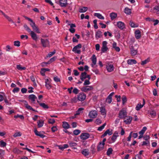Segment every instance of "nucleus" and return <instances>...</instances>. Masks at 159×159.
Wrapping results in <instances>:
<instances>
[{
    "instance_id": "f257e3e1",
    "label": "nucleus",
    "mask_w": 159,
    "mask_h": 159,
    "mask_svg": "<svg viewBox=\"0 0 159 159\" xmlns=\"http://www.w3.org/2000/svg\"><path fill=\"white\" fill-rule=\"evenodd\" d=\"M127 116V112L124 108H123L119 111V117L120 119H124Z\"/></svg>"
},
{
    "instance_id": "f03ea898",
    "label": "nucleus",
    "mask_w": 159,
    "mask_h": 159,
    "mask_svg": "<svg viewBox=\"0 0 159 159\" xmlns=\"http://www.w3.org/2000/svg\"><path fill=\"white\" fill-rule=\"evenodd\" d=\"M82 47V45L81 44H79L75 46L72 49V51L75 53L80 54L81 51L80 49Z\"/></svg>"
},
{
    "instance_id": "7ed1b4c3",
    "label": "nucleus",
    "mask_w": 159,
    "mask_h": 159,
    "mask_svg": "<svg viewBox=\"0 0 159 159\" xmlns=\"http://www.w3.org/2000/svg\"><path fill=\"white\" fill-rule=\"evenodd\" d=\"M41 42L43 47L44 48L48 47L49 46V42L48 39H41Z\"/></svg>"
},
{
    "instance_id": "20e7f679",
    "label": "nucleus",
    "mask_w": 159,
    "mask_h": 159,
    "mask_svg": "<svg viewBox=\"0 0 159 159\" xmlns=\"http://www.w3.org/2000/svg\"><path fill=\"white\" fill-rule=\"evenodd\" d=\"M106 68L109 72H111L114 70V66L110 62H106Z\"/></svg>"
},
{
    "instance_id": "39448f33",
    "label": "nucleus",
    "mask_w": 159,
    "mask_h": 159,
    "mask_svg": "<svg viewBox=\"0 0 159 159\" xmlns=\"http://www.w3.org/2000/svg\"><path fill=\"white\" fill-rule=\"evenodd\" d=\"M77 96L79 101H83L85 100L86 98V94L82 92L79 93Z\"/></svg>"
},
{
    "instance_id": "423d86ee",
    "label": "nucleus",
    "mask_w": 159,
    "mask_h": 159,
    "mask_svg": "<svg viewBox=\"0 0 159 159\" xmlns=\"http://www.w3.org/2000/svg\"><path fill=\"white\" fill-rule=\"evenodd\" d=\"M130 50V53L132 56H135L138 52V47L136 48H134L133 46H131L129 47Z\"/></svg>"
},
{
    "instance_id": "0eeeda50",
    "label": "nucleus",
    "mask_w": 159,
    "mask_h": 159,
    "mask_svg": "<svg viewBox=\"0 0 159 159\" xmlns=\"http://www.w3.org/2000/svg\"><path fill=\"white\" fill-rule=\"evenodd\" d=\"M93 89L92 86H88L83 87L81 88V90L85 92H87L89 91H91Z\"/></svg>"
},
{
    "instance_id": "6e6552de",
    "label": "nucleus",
    "mask_w": 159,
    "mask_h": 159,
    "mask_svg": "<svg viewBox=\"0 0 159 159\" xmlns=\"http://www.w3.org/2000/svg\"><path fill=\"white\" fill-rule=\"evenodd\" d=\"M117 27L121 30H123L125 28V23L120 21H118L117 23Z\"/></svg>"
},
{
    "instance_id": "1a4fd4ad",
    "label": "nucleus",
    "mask_w": 159,
    "mask_h": 159,
    "mask_svg": "<svg viewBox=\"0 0 159 159\" xmlns=\"http://www.w3.org/2000/svg\"><path fill=\"white\" fill-rule=\"evenodd\" d=\"M97 115V113L96 111L95 110H92L90 111L89 114V116L91 118H95Z\"/></svg>"
},
{
    "instance_id": "9d476101",
    "label": "nucleus",
    "mask_w": 159,
    "mask_h": 159,
    "mask_svg": "<svg viewBox=\"0 0 159 159\" xmlns=\"http://www.w3.org/2000/svg\"><path fill=\"white\" fill-rule=\"evenodd\" d=\"M107 42L106 41H104L102 43V47L101 48V51L103 52H106L108 50V48L107 47Z\"/></svg>"
},
{
    "instance_id": "9b49d317",
    "label": "nucleus",
    "mask_w": 159,
    "mask_h": 159,
    "mask_svg": "<svg viewBox=\"0 0 159 159\" xmlns=\"http://www.w3.org/2000/svg\"><path fill=\"white\" fill-rule=\"evenodd\" d=\"M89 136L90 135L88 133H82L80 135V138L83 140H85L88 139Z\"/></svg>"
},
{
    "instance_id": "f8f14e48",
    "label": "nucleus",
    "mask_w": 159,
    "mask_h": 159,
    "mask_svg": "<svg viewBox=\"0 0 159 159\" xmlns=\"http://www.w3.org/2000/svg\"><path fill=\"white\" fill-rule=\"evenodd\" d=\"M145 104V102L144 99L143 100V103L142 105L141 103H138L136 106L135 109L137 111H139L141 108Z\"/></svg>"
},
{
    "instance_id": "ddd939ff",
    "label": "nucleus",
    "mask_w": 159,
    "mask_h": 159,
    "mask_svg": "<svg viewBox=\"0 0 159 159\" xmlns=\"http://www.w3.org/2000/svg\"><path fill=\"white\" fill-rule=\"evenodd\" d=\"M24 102V104L25 107L28 109L32 110L34 111H36L32 107L29 105L27 102L26 101H23Z\"/></svg>"
},
{
    "instance_id": "4468645a",
    "label": "nucleus",
    "mask_w": 159,
    "mask_h": 159,
    "mask_svg": "<svg viewBox=\"0 0 159 159\" xmlns=\"http://www.w3.org/2000/svg\"><path fill=\"white\" fill-rule=\"evenodd\" d=\"M31 102L33 103H35V100L37 98V97L34 94L30 95L28 97Z\"/></svg>"
},
{
    "instance_id": "2eb2a0df",
    "label": "nucleus",
    "mask_w": 159,
    "mask_h": 159,
    "mask_svg": "<svg viewBox=\"0 0 159 159\" xmlns=\"http://www.w3.org/2000/svg\"><path fill=\"white\" fill-rule=\"evenodd\" d=\"M126 119L124 120V122L126 124H130L132 120V117L131 116H126Z\"/></svg>"
},
{
    "instance_id": "dca6fc26",
    "label": "nucleus",
    "mask_w": 159,
    "mask_h": 159,
    "mask_svg": "<svg viewBox=\"0 0 159 159\" xmlns=\"http://www.w3.org/2000/svg\"><path fill=\"white\" fill-rule=\"evenodd\" d=\"M59 4L61 7H66L67 5V0H60Z\"/></svg>"
},
{
    "instance_id": "f3484780",
    "label": "nucleus",
    "mask_w": 159,
    "mask_h": 159,
    "mask_svg": "<svg viewBox=\"0 0 159 159\" xmlns=\"http://www.w3.org/2000/svg\"><path fill=\"white\" fill-rule=\"evenodd\" d=\"M32 39L34 41H36L38 39V37L37 34L34 32L32 31L30 33Z\"/></svg>"
},
{
    "instance_id": "a211bd4d",
    "label": "nucleus",
    "mask_w": 159,
    "mask_h": 159,
    "mask_svg": "<svg viewBox=\"0 0 159 159\" xmlns=\"http://www.w3.org/2000/svg\"><path fill=\"white\" fill-rule=\"evenodd\" d=\"M81 153L85 157L88 156L89 154V150L88 149H85L82 150Z\"/></svg>"
},
{
    "instance_id": "6ab92c4d",
    "label": "nucleus",
    "mask_w": 159,
    "mask_h": 159,
    "mask_svg": "<svg viewBox=\"0 0 159 159\" xmlns=\"http://www.w3.org/2000/svg\"><path fill=\"white\" fill-rule=\"evenodd\" d=\"M102 33L99 30H98L96 33L95 38L96 39H98L101 38L102 36Z\"/></svg>"
},
{
    "instance_id": "aec40b11",
    "label": "nucleus",
    "mask_w": 159,
    "mask_h": 159,
    "mask_svg": "<svg viewBox=\"0 0 159 159\" xmlns=\"http://www.w3.org/2000/svg\"><path fill=\"white\" fill-rule=\"evenodd\" d=\"M34 132L36 135L39 136L41 138H43L45 136L44 135L42 134L41 132H38L36 129L34 130Z\"/></svg>"
},
{
    "instance_id": "412c9836",
    "label": "nucleus",
    "mask_w": 159,
    "mask_h": 159,
    "mask_svg": "<svg viewBox=\"0 0 159 159\" xmlns=\"http://www.w3.org/2000/svg\"><path fill=\"white\" fill-rule=\"evenodd\" d=\"M104 145L102 143V142L99 143L97 147V150L98 151L102 150L104 148Z\"/></svg>"
},
{
    "instance_id": "4be33fe9",
    "label": "nucleus",
    "mask_w": 159,
    "mask_h": 159,
    "mask_svg": "<svg viewBox=\"0 0 159 159\" xmlns=\"http://www.w3.org/2000/svg\"><path fill=\"white\" fill-rule=\"evenodd\" d=\"M118 136V133L116 131L115 132L111 138V139L113 142L115 141Z\"/></svg>"
},
{
    "instance_id": "5701e85b",
    "label": "nucleus",
    "mask_w": 159,
    "mask_h": 159,
    "mask_svg": "<svg viewBox=\"0 0 159 159\" xmlns=\"http://www.w3.org/2000/svg\"><path fill=\"white\" fill-rule=\"evenodd\" d=\"M23 17L25 19L28 20L29 21H30L31 22V23L30 24V25L32 27H33V26L36 25L35 23L33 21V20L25 16H23Z\"/></svg>"
},
{
    "instance_id": "b1692460",
    "label": "nucleus",
    "mask_w": 159,
    "mask_h": 159,
    "mask_svg": "<svg viewBox=\"0 0 159 159\" xmlns=\"http://www.w3.org/2000/svg\"><path fill=\"white\" fill-rule=\"evenodd\" d=\"M135 35L136 38L139 39L141 37V32L139 30H136L135 32Z\"/></svg>"
},
{
    "instance_id": "393cba45",
    "label": "nucleus",
    "mask_w": 159,
    "mask_h": 159,
    "mask_svg": "<svg viewBox=\"0 0 159 159\" xmlns=\"http://www.w3.org/2000/svg\"><path fill=\"white\" fill-rule=\"evenodd\" d=\"M100 110L101 114L102 115H105V116L106 114L105 108L104 107H100Z\"/></svg>"
},
{
    "instance_id": "a878e982",
    "label": "nucleus",
    "mask_w": 159,
    "mask_h": 159,
    "mask_svg": "<svg viewBox=\"0 0 159 159\" xmlns=\"http://www.w3.org/2000/svg\"><path fill=\"white\" fill-rule=\"evenodd\" d=\"M86 75L87 73L85 72L82 73L80 76V80L82 81H83L86 78Z\"/></svg>"
},
{
    "instance_id": "bb28decb",
    "label": "nucleus",
    "mask_w": 159,
    "mask_h": 159,
    "mask_svg": "<svg viewBox=\"0 0 159 159\" xmlns=\"http://www.w3.org/2000/svg\"><path fill=\"white\" fill-rule=\"evenodd\" d=\"M84 110V109L82 107H80L79 108L78 110L76 111V113L75 114V115H78L81 113H82L83 111Z\"/></svg>"
},
{
    "instance_id": "cd10ccee",
    "label": "nucleus",
    "mask_w": 159,
    "mask_h": 159,
    "mask_svg": "<svg viewBox=\"0 0 159 159\" xmlns=\"http://www.w3.org/2000/svg\"><path fill=\"white\" fill-rule=\"evenodd\" d=\"M62 126L63 128L66 129H68L70 127L69 125L66 122H62Z\"/></svg>"
},
{
    "instance_id": "c85d7f7f",
    "label": "nucleus",
    "mask_w": 159,
    "mask_h": 159,
    "mask_svg": "<svg viewBox=\"0 0 159 159\" xmlns=\"http://www.w3.org/2000/svg\"><path fill=\"white\" fill-rule=\"evenodd\" d=\"M127 63L129 65H132L136 64L137 62L135 60L129 59L127 61Z\"/></svg>"
},
{
    "instance_id": "c756f323",
    "label": "nucleus",
    "mask_w": 159,
    "mask_h": 159,
    "mask_svg": "<svg viewBox=\"0 0 159 159\" xmlns=\"http://www.w3.org/2000/svg\"><path fill=\"white\" fill-rule=\"evenodd\" d=\"M88 9L87 7H83L82 8L79 9V12L80 13L85 12Z\"/></svg>"
},
{
    "instance_id": "7c9ffc66",
    "label": "nucleus",
    "mask_w": 159,
    "mask_h": 159,
    "mask_svg": "<svg viewBox=\"0 0 159 159\" xmlns=\"http://www.w3.org/2000/svg\"><path fill=\"white\" fill-rule=\"evenodd\" d=\"M94 16H95L97 17L99 19L101 20H104V17L102 16V15L100 13H95Z\"/></svg>"
},
{
    "instance_id": "2f4dec72",
    "label": "nucleus",
    "mask_w": 159,
    "mask_h": 159,
    "mask_svg": "<svg viewBox=\"0 0 159 159\" xmlns=\"http://www.w3.org/2000/svg\"><path fill=\"white\" fill-rule=\"evenodd\" d=\"M110 16L111 17V19L113 20L116 18L117 16V14L115 13L112 12L110 14Z\"/></svg>"
},
{
    "instance_id": "473e14b6",
    "label": "nucleus",
    "mask_w": 159,
    "mask_h": 159,
    "mask_svg": "<svg viewBox=\"0 0 159 159\" xmlns=\"http://www.w3.org/2000/svg\"><path fill=\"white\" fill-rule=\"evenodd\" d=\"M44 123V122L43 120H39L37 122V124L38 127L40 128L42 127Z\"/></svg>"
},
{
    "instance_id": "72a5a7b5",
    "label": "nucleus",
    "mask_w": 159,
    "mask_h": 159,
    "mask_svg": "<svg viewBox=\"0 0 159 159\" xmlns=\"http://www.w3.org/2000/svg\"><path fill=\"white\" fill-rule=\"evenodd\" d=\"M149 113L151 117L155 116L156 115V112L154 110H152L149 112Z\"/></svg>"
},
{
    "instance_id": "f704fd0d",
    "label": "nucleus",
    "mask_w": 159,
    "mask_h": 159,
    "mask_svg": "<svg viewBox=\"0 0 159 159\" xmlns=\"http://www.w3.org/2000/svg\"><path fill=\"white\" fill-rule=\"evenodd\" d=\"M16 68L19 70H25L26 68L25 67H22L20 65H16Z\"/></svg>"
},
{
    "instance_id": "c9c22d12",
    "label": "nucleus",
    "mask_w": 159,
    "mask_h": 159,
    "mask_svg": "<svg viewBox=\"0 0 159 159\" xmlns=\"http://www.w3.org/2000/svg\"><path fill=\"white\" fill-rule=\"evenodd\" d=\"M147 128L146 127H143V129L139 132V133L140 135H143L145 132Z\"/></svg>"
},
{
    "instance_id": "e433bc0d",
    "label": "nucleus",
    "mask_w": 159,
    "mask_h": 159,
    "mask_svg": "<svg viewBox=\"0 0 159 159\" xmlns=\"http://www.w3.org/2000/svg\"><path fill=\"white\" fill-rule=\"evenodd\" d=\"M40 106L42 107L44 109H48L49 108V107L48 105L44 103H40Z\"/></svg>"
},
{
    "instance_id": "4c0bfd02",
    "label": "nucleus",
    "mask_w": 159,
    "mask_h": 159,
    "mask_svg": "<svg viewBox=\"0 0 159 159\" xmlns=\"http://www.w3.org/2000/svg\"><path fill=\"white\" fill-rule=\"evenodd\" d=\"M24 27L25 30L29 33H30L32 31L30 28L26 24L24 25Z\"/></svg>"
},
{
    "instance_id": "58836bf2",
    "label": "nucleus",
    "mask_w": 159,
    "mask_h": 159,
    "mask_svg": "<svg viewBox=\"0 0 159 159\" xmlns=\"http://www.w3.org/2000/svg\"><path fill=\"white\" fill-rule=\"evenodd\" d=\"M33 30H34L36 33H40V32L39 31V29L36 26V25H35L34 26H33V27H32Z\"/></svg>"
},
{
    "instance_id": "ea45409f",
    "label": "nucleus",
    "mask_w": 159,
    "mask_h": 159,
    "mask_svg": "<svg viewBox=\"0 0 159 159\" xmlns=\"http://www.w3.org/2000/svg\"><path fill=\"white\" fill-rule=\"evenodd\" d=\"M124 12L127 14H130L131 13V10L128 7H126L124 10Z\"/></svg>"
},
{
    "instance_id": "a19ab883",
    "label": "nucleus",
    "mask_w": 159,
    "mask_h": 159,
    "mask_svg": "<svg viewBox=\"0 0 159 159\" xmlns=\"http://www.w3.org/2000/svg\"><path fill=\"white\" fill-rule=\"evenodd\" d=\"M92 61L93 64L94 65H95L96 63L97 60L95 55H93L92 56Z\"/></svg>"
},
{
    "instance_id": "79ce46f5",
    "label": "nucleus",
    "mask_w": 159,
    "mask_h": 159,
    "mask_svg": "<svg viewBox=\"0 0 159 159\" xmlns=\"http://www.w3.org/2000/svg\"><path fill=\"white\" fill-rule=\"evenodd\" d=\"M153 9L156 13L159 14V6H155Z\"/></svg>"
},
{
    "instance_id": "37998d69",
    "label": "nucleus",
    "mask_w": 159,
    "mask_h": 159,
    "mask_svg": "<svg viewBox=\"0 0 159 159\" xmlns=\"http://www.w3.org/2000/svg\"><path fill=\"white\" fill-rule=\"evenodd\" d=\"M150 61V59L149 58H147V59L145 60L144 61H142L141 64L142 65H144L145 64H146L148 62Z\"/></svg>"
},
{
    "instance_id": "c03bdc74",
    "label": "nucleus",
    "mask_w": 159,
    "mask_h": 159,
    "mask_svg": "<svg viewBox=\"0 0 159 159\" xmlns=\"http://www.w3.org/2000/svg\"><path fill=\"white\" fill-rule=\"evenodd\" d=\"M129 25L131 27L133 28L136 27L138 26L137 25L135 24L134 22L131 21H130Z\"/></svg>"
},
{
    "instance_id": "a18cd8bd",
    "label": "nucleus",
    "mask_w": 159,
    "mask_h": 159,
    "mask_svg": "<svg viewBox=\"0 0 159 159\" xmlns=\"http://www.w3.org/2000/svg\"><path fill=\"white\" fill-rule=\"evenodd\" d=\"M5 154V151L2 149H0V158L1 159L3 158Z\"/></svg>"
},
{
    "instance_id": "49530a36",
    "label": "nucleus",
    "mask_w": 159,
    "mask_h": 159,
    "mask_svg": "<svg viewBox=\"0 0 159 159\" xmlns=\"http://www.w3.org/2000/svg\"><path fill=\"white\" fill-rule=\"evenodd\" d=\"M79 100L77 97H75L71 99V102H72L75 103L77 102Z\"/></svg>"
},
{
    "instance_id": "de8ad7c7",
    "label": "nucleus",
    "mask_w": 159,
    "mask_h": 159,
    "mask_svg": "<svg viewBox=\"0 0 159 159\" xmlns=\"http://www.w3.org/2000/svg\"><path fill=\"white\" fill-rule=\"evenodd\" d=\"M14 117L15 118H19L21 120H23L24 118V117L22 115H19L18 114L15 115L14 116Z\"/></svg>"
},
{
    "instance_id": "09e8293b",
    "label": "nucleus",
    "mask_w": 159,
    "mask_h": 159,
    "mask_svg": "<svg viewBox=\"0 0 159 159\" xmlns=\"http://www.w3.org/2000/svg\"><path fill=\"white\" fill-rule=\"evenodd\" d=\"M4 17L8 20V21L11 22L12 23H14V22L12 20L11 17L7 16V15H6Z\"/></svg>"
},
{
    "instance_id": "8fccbe9b",
    "label": "nucleus",
    "mask_w": 159,
    "mask_h": 159,
    "mask_svg": "<svg viewBox=\"0 0 159 159\" xmlns=\"http://www.w3.org/2000/svg\"><path fill=\"white\" fill-rule=\"evenodd\" d=\"M21 135V134L20 132H17L15 133L13 135V136L14 137H20Z\"/></svg>"
},
{
    "instance_id": "3c124183",
    "label": "nucleus",
    "mask_w": 159,
    "mask_h": 159,
    "mask_svg": "<svg viewBox=\"0 0 159 159\" xmlns=\"http://www.w3.org/2000/svg\"><path fill=\"white\" fill-rule=\"evenodd\" d=\"M112 151L113 150L111 148H109L107 151V155H110V154H112Z\"/></svg>"
},
{
    "instance_id": "603ef678",
    "label": "nucleus",
    "mask_w": 159,
    "mask_h": 159,
    "mask_svg": "<svg viewBox=\"0 0 159 159\" xmlns=\"http://www.w3.org/2000/svg\"><path fill=\"white\" fill-rule=\"evenodd\" d=\"M81 132L80 130L79 129H75V130L73 131V133L74 135H77L80 134Z\"/></svg>"
},
{
    "instance_id": "864d4df0",
    "label": "nucleus",
    "mask_w": 159,
    "mask_h": 159,
    "mask_svg": "<svg viewBox=\"0 0 159 159\" xmlns=\"http://www.w3.org/2000/svg\"><path fill=\"white\" fill-rule=\"evenodd\" d=\"M106 123H104L103 125L99 127L98 129V130L99 131L102 130L104 128L106 125Z\"/></svg>"
},
{
    "instance_id": "5fc2aeb1",
    "label": "nucleus",
    "mask_w": 159,
    "mask_h": 159,
    "mask_svg": "<svg viewBox=\"0 0 159 159\" xmlns=\"http://www.w3.org/2000/svg\"><path fill=\"white\" fill-rule=\"evenodd\" d=\"M69 144L70 147L76 146L77 144L76 143L72 142H69Z\"/></svg>"
},
{
    "instance_id": "6e6d98bb",
    "label": "nucleus",
    "mask_w": 159,
    "mask_h": 159,
    "mask_svg": "<svg viewBox=\"0 0 159 159\" xmlns=\"http://www.w3.org/2000/svg\"><path fill=\"white\" fill-rule=\"evenodd\" d=\"M55 121L53 119H49L48 120V122L49 124H53L55 123Z\"/></svg>"
},
{
    "instance_id": "4d7b16f0",
    "label": "nucleus",
    "mask_w": 159,
    "mask_h": 159,
    "mask_svg": "<svg viewBox=\"0 0 159 159\" xmlns=\"http://www.w3.org/2000/svg\"><path fill=\"white\" fill-rule=\"evenodd\" d=\"M106 101L108 103H110L112 102V98L108 96L106 99Z\"/></svg>"
},
{
    "instance_id": "13d9d810",
    "label": "nucleus",
    "mask_w": 159,
    "mask_h": 159,
    "mask_svg": "<svg viewBox=\"0 0 159 159\" xmlns=\"http://www.w3.org/2000/svg\"><path fill=\"white\" fill-rule=\"evenodd\" d=\"M14 43V45L15 46L19 47L20 46V42L19 41H15Z\"/></svg>"
},
{
    "instance_id": "bf43d9fd",
    "label": "nucleus",
    "mask_w": 159,
    "mask_h": 159,
    "mask_svg": "<svg viewBox=\"0 0 159 159\" xmlns=\"http://www.w3.org/2000/svg\"><path fill=\"white\" fill-rule=\"evenodd\" d=\"M135 40V39L134 38H131L129 42V44L130 45H132L134 42Z\"/></svg>"
},
{
    "instance_id": "052dcab7",
    "label": "nucleus",
    "mask_w": 159,
    "mask_h": 159,
    "mask_svg": "<svg viewBox=\"0 0 159 159\" xmlns=\"http://www.w3.org/2000/svg\"><path fill=\"white\" fill-rule=\"evenodd\" d=\"M56 53V51L54 50L52 52H50L48 54V57H51Z\"/></svg>"
},
{
    "instance_id": "680f3d73",
    "label": "nucleus",
    "mask_w": 159,
    "mask_h": 159,
    "mask_svg": "<svg viewBox=\"0 0 159 159\" xmlns=\"http://www.w3.org/2000/svg\"><path fill=\"white\" fill-rule=\"evenodd\" d=\"M49 82L48 83H45V86L46 88L48 89H51L52 86L50 84Z\"/></svg>"
},
{
    "instance_id": "e2e57ef3",
    "label": "nucleus",
    "mask_w": 159,
    "mask_h": 159,
    "mask_svg": "<svg viewBox=\"0 0 159 159\" xmlns=\"http://www.w3.org/2000/svg\"><path fill=\"white\" fill-rule=\"evenodd\" d=\"M0 145L2 147H4L6 145V143L2 140L0 141Z\"/></svg>"
},
{
    "instance_id": "0e129e2a",
    "label": "nucleus",
    "mask_w": 159,
    "mask_h": 159,
    "mask_svg": "<svg viewBox=\"0 0 159 159\" xmlns=\"http://www.w3.org/2000/svg\"><path fill=\"white\" fill-rule=\"evenodd\" d=\"M122 104H124L127 101V98L125 96H123L122 98Z\"/></svg>"
},
{
    "instance_id": "69168bd1",
    "label": "nucleus",
    "mask_w": 159,
    "mask_h": 159,
    "mask_svg": "<svg viewBox=\"0 0 159 159\" xmlns=\"http://www.w3.org/2000/svg\"><path fill=\"white\" fill-rule=\"evenodd\" d=\"M53 80L55 81L56 82H60V79L57 76L54 77L53 78Z\"/></svg>"
},
{
    "instance_id": "338daca9",
    "label": "nucleus",
    "mask_w": 159,
    "mask_h": 159,
    "mask_svg": "<svg viewBox=\"0 0 159 159\" xmlns=\"http://www.w3.org/2000/svg\"><path fill=\"white\" fill-rule=\"evenodd\" d=\"M57 127L56 126H53L51 128V130L52 131L54 132L56 131H57Z\"/></svg>"
},
{
    "instance_id": "774afa93",
    "label": "nucleus",
    "mask_w": 159,
    "mask_h": 159,
    "mask_svg": "<svg viewBox=\"0 0 159 159\" xmlns=\"http://www.w3.org/2000/svg\"><path fill=\"white\" fill-rule=\"evenodd\" d=\"M79 92V90L76 88H75L73 90V92L75 94H77Z\"/></svg>"
}]
</instances>
